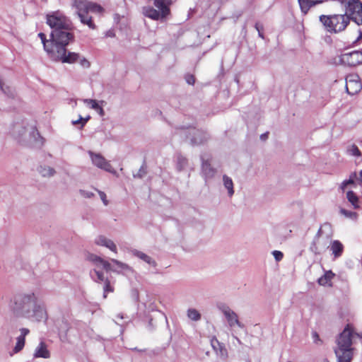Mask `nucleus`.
Listing matches in <instances>:
<instances>
[{
  "label": "nucleus",
  "instance_id": "obj_1",
  "mask_svg": "<svg viewBox=\"0 0 362 362\" xmlns=\"http://www.w3.org/2000/svg\"><path fill=\"white\" fill-rule=\"evenodd\" d=\"M13 312L18 316L33 321L41 322L47 318L44 303L37 293L30 291L21 293L14 298Z\"/></svg>",
  "mask_w": 362,
  "mask_h": 362
},
{
  "label": "nucleus",
  "instance_id": "obj_2",
  "mask_svg": "<svg viewBox=\"0 0 362 362\" xmlns=\"http://www.w3.org/2000/svg\"><path fill=\"white\" fill-rule=\"evenodd\" d=\"M55 43L45 42L44 49L49 57L54 61H59L62 63H74L80 59L78 54L76 52H69L66 54V47L72 38L66 33H56Z\"/></svg>",
  "mask_w": 362,
  "mask_h": 362
},
{
  "label": "nucleus",
  "instance_id": "obj_3",
  "mask_svg": "<svg viewBox=\"0 0 362 362\" xmlns=\"http://www.w3.org/2000/svg\"><path fill=\"white\" fill-rule=\"evenodd\" d=\"M47 23L49 25L51 28L53 29L50 34V39L47 40L45 35L42 33H40L38 34L39 37L40 38L42 43L44 45L45 42H54V38L57 33H66L69 36V38H73V35L69 32L71 26V21L66 17L61 11H57L51 12L47 14Z\"/></svg>",
  "mask_w": 362,
  "mask_h": 362
},
{
  "label": "nucleus",
  "instance_id": "obj_4",
  "mask_svg": "<svg viewBox=\"0 0 362 362\" xmlns=\"http://www.w3.org/2000/svg\"><path fill=\"white\" fill-rule=\"evenodd\" d=\"M358 335L352 328L347 325L336 339L334 354L338 362H351L354 355L353 339Z\"/></svg>",
  "mask_w": 362,
  "mask_h": 362
},
{
  "label": "nucleus",
  "instance_id": "obj_5",
  "mask_svg": "<svg viewBox=\"0 0 362 362\" xmlns=\"http://www.w3.org/2000/svg\"><path fill=\"white\" fill-rule=\"evenodd\" d=\"M71 6L75 8V13L82 24L92 30L96 28L93 18L88 15V13L102 14L104 12V8L100 4L88 0H71Z\"/></svg>",
  "mask_w": 362,
  "mask_h": 362
},
{
  "label": "nucleus",
  "instance_id": "obj_6",
  "mask_svg": "<svg viewBox=\"0 0 362 362\" xmlns=\"http://www.w3.org/2000/svg\"><path fill=\"white\" fill-rule=\"evenodd\" d=\"M320 20L327 31L334 33L344 30L349 23V17L342 14L321 16Z\"/></svg>",
  "mask_w": 362,
  "mask_h": 362
},
{
  "label": "nucleus",
  "instance_id": "obj_7",
  "mask_svg": "<svg viewBox=\"0 0 362 362\" xmlns=\"http://www.w3.org/2000/svg\"><path fill=\"white\" fill-rule=\"evenodd\" d=\"M341 4L345 8V14L349 20H352L357 25L362 24V3L360 0H342Z\"/></svg>",
  "mask_w": 362,
  "mask_h": 362
},
{
  "label": "nucleus",
  "instance_id": "obj_8",
  "mask_svg": "<svg viewBox=\"0 0 362 362\" xmlns=\"http://www.w3.org/2000/svg\"><path fill=\"white\" fill-rule=\"evenodd\" d=\"M171 3L161 1L160 6H156L158 11L150 6L143 8V14L153 20L163 19L170 13L169 6Z\"/></svg>",
  "mask_w": 362,
  "mask_h": 362
},
{
  "label": "nucleus",
  "instance_id": "obj_9",
  "mask_svg": "<svg viewBox=\"0 0 362 362\" xmlns=\"http://www.w3.org/2000/svg\"><path fill=\"white\" fill-rule=\"evenodd\" d=\"M92 164L98 168L110 173L115 175H117L116 170L112 168L110 162L107 160L102 154L92 151L88 152Z\"/></svg>",
  "mask_w": 362,
  "mask_h": 362
},
{
  "label": "nucleus",
  "instance_id": "obj_10",
  "mask_svg": "<svg viewBox=\"0 0 362 362\" xmlns=\"http://www.w3.org/2000/svg\"><path fill=\"white\" fill-rule=\"evenodd\" d=\"M329 242H330V238L328 235L323 236V230L320 228L310 246V250L315 255H320L328 247Z\"/></svg>",
  "mask_w": 362,
  "mask_h": 362
},
{
  "label": "nucleus",
  "instance_id": "obj_11",
  "mask_svg": "<svg viewBox=\"0 0 362 362\" xmlns=\"http://www.w3.org/2000/svg\"><path fill=\"white\" fill-rule=\"evenodd\" d=\"M362 84L361 83L359 76L356 74H349L346 78V92L354 95L361 91Z\"/></svg>",
  "mask_w": 362,
  "mask_h": 362
},
{
  "label": "nucleus",
  "instance_id": "obj_12",
  "mask_svg": "<svg viewBox=\"0 0 362 362\" xmlns=\"http://www.w3.org/2000/svg\"><path fill=\"white\" fill-rule=\"evenodd\" d=\"M340 62L344 65L355 66L362 64V52L354 51L342 54L340 57Z\"/></svg>",
  "mask_w": 362,
  "mask_h": 362
},
{
  "label": "nucleus",
  "instance_id": "obj_13",
  "mask_svg": "<svg viewBox=\"0 0 362 362\" xmlns=\"http://www.w3.org/2000/svg\"><path fill=\"white\" fill-rule=\"evenodd\" d=\"M220 309L224 315L228 324L230 327H234L235 326H238L239 327H242L241 323L238 320L237 314L228 306L223 305L220 308Z\"/></svg>",
  "mask_w": 362,
  "mask_h": 362
},
{
  "label": "nucleus",
  "instance_id": "obj_14",
  "mask_svg": "<svg viewBox=\"0 0 362 362\" xmlns=\"http://www.w3.org/2000/svg\"><path fill=\"white\" fill-rule=\"evenodd\" d=\"M86 259L91 262L96 268H103L107 272L112 269L110 262L96 255L88 253L86 256Z\"/></svg>",
  "mask_w": 362,
  "mask_h": 362
},
{
  "label": "nucleus",
  "instance_id": "obj_15",
  "mask_svg": "<svg viewBox=\"0 0 362 362\" xmlns=\"http://www.w3.org/2000/svg\"><path fill=\"white\" fill-rule=\"evenodd\" d=\"M94 243L98 246L105 247L112 252L117 253V247L116 244L111 239L105 235H100L94 239Z\"/></svg>",
  "mask_w": 362,
  "mask_h": 362
},
{
  "label": "nucleus",
  "instance_id": "obj_16",
  "mask_svg": "<svg viewBox=\"0 0 362 362\" xmlns=\"http://www.w3.org/2000/svg\"><path fill=\"white\" fill-rule=\"evenodd\" d=\"M191 136V143L193 145H199L204 143L208 139V135L206 132L196 129L189 130Z\"/></svg>",
  "mask_w": 362,
  "mask_h": 362
},
{
  "label": "nucleus",
  "instance_id": "obj_17",
  "mask_svg": "<svg viewBox=\"0 0 362 362\" xmlns=\"http://www.w3.org/2000/svg\"><path fill=\"white\" fill-rule=\"evenodd\" d=\"M111 262L117 266V268L113 269L110 271H113L117 273H122L124 274L133 273V269L126 263L117 260L115 259H111Z\"/></svg>",
  "mask_w": 362,
  "mask_h": 362
},
{
  "label": "nucleus",
  "instance_id": "obj_18",
  "mask_svg": "<svg viewBox=\"0 0 362 362\" xmlns=\"http://www.w3.org/2000/svg\"><path fill=\"white\" fill-rule=\"evenodd\" d=\"M344 192H346V198L351 206L354 209H358L361 207V202L359 197L352 190L348 188Z\"/></svg>",
  "mask_w": 362,
  "mask_h": 362
},
{
  "label": "nucleus",
  "instance_id": "obj_19",
  "mask_svg": "<svg viewBox=\"0 0 362 362\" xmlns=\"http://www.w3.org/2000/svg\"><path fill=\"white\" fill-rule=\"evenodd\" d=\"M359 177L356 172L350 174L349 179L344 180L339 185V189L342 192H344L348 188L356 186V181L358 180Z\"/></svg>",
  "mask_w": 362,
  "mask_h": 362
},
{
  "label": "nucleus",
  "instance_id": "obj_20",
  "mask_svg": "<svg viewBox=\"0 0 362 362\" xmlns=\"http://www.w3.org/2000/svg\"><path fill=\"white\" fill-rule=\"evenodd\" d=\"M202 170L203 175L206 180L212 178L215 175V170L211 166L208 160H205L204 157H202Z\"/></svg>",
  "mask_w": 362,
  "mask_h": 362
},
{
  "label": "nucleus",
  "instance_id": "obj_21",
  "mask_svg": "<svg viewBox=\"0 0 362 362\" xmlns=\"http://www.w3.org/2000/svg\"><path fill=\"white\" fill-rule=\"evenodd\" d=\"M329 247L334 259L342 255L344 252V245L340 241L337 240L330 241Z\"/></svg>",
  "mask_w": 362,
  "mask_h": 362
},
{
  "label": "nucleus",
  "instance_id": "obj_22",
  "mask_svg": "<svg viewBox=\"0 0 362 362\" xmlns=\"http://www.w3.org/2000/svg\"><path fill=\"white\" fill-rule=\"evenodd\" d=\"M34 358H49L50 357L49 351L47 348V345L45 342L41 341L39 345L36 347L34 354Z\"/></svg>",
  "mask_w": 362,
  "mask_h": 362
},
{
  "label": "nucleus",
  "instance_id": "obj_23",
  "mask_svg": "<svg viewBox=\"0 0 362 362\" xmlns=\"http://www.w3.org/2000/svg\"><path fill=\"white\" fill-rule=\"evenodd\" d=\"M211 345L218 357H220L223 360H226L227 358L228 351L224 347V346L221 344L218 340H212Z\"/></svg>",
  "mask_w": 362,
  "mask_h": 362
},
{
  "label": "nucleus",
  "instance_id": "obj_24",
  "mask_svg": "<svg viewBox=\"0 0 362 362\" xmlns=\"http://www.w3.org/2000/svg\"><path fill=\"white\" fill-rule=\"evenodd\" d=\"M37 170L42 177L46 178L52 177L56 174L55 169L47 165H40Z\"/></svg>",
  "mask_w": 362,
  "mask_h": 362
},
{
  "label": "nucleus",
  "instance_id": "obj_25",
  "mask_svg": "<svg viewBox=\"0 0 362 362\" xmlns=\"http://www.w3.org/2000/svg\"><path fill=\"white\" fill-rule=\"evenodd\" d=\"M132 254L134 256L143 260L152 267H156L157 266L156 262L151 257L148 256V255L145 254L141 251L133 250Z\"/></svg>",
  "mask_w": 362,
  "mask_h": 362
},
{
  "label": "nucleus",
  "instance_id": "obj_26",
  "mask_svg": "<svg viewBox=\"0 0 362 362\" xmlns=\"http://www.w3.org/2000/svg\"><path fill=\"white\" fill-rule=\"evenodd\" d=\"M223 185L227 190V193L229 197L233 196L235 193L234 184L232 178L227 175H223L222 177Z\"/></svg>",
  "mask_w": 362,
  "mask_h": 362
},
{
  "label": "nucleus",
  "instance_id": "obj_27",
  "mask_svg": "<svg viewBox=\"0 0 362 362\" xmlns=\"http://www.w3.org/2000/svg\"><path fill=\"white\" fill-rule=\"evenodd\" d=\"M334 276L332 271H327L325 274L318 279L317 282L321 286H331V281Z\"/></svg>",
  "mask_w": 362,
  "mask_h": 362
},
{
  "label": "nucleus",
  "instance_id": "obj_28",
  "mask_svg": "<svg viewBox=\"0 0 362 362\" xmlns=\"http://www.w3.org/2000/svg\"><path fill=\"white\" fill-rule=\"evenodd\" d=\"M298 2H299V5H300L301 11L304 13H306L311 6H313L321 1H313V0H298Z\"/></svg>",
  "mask_w": 362,
  "mask_h": 362
},
{
  "label": "nucleus",
  "instance_id": "obj_29",
  "mask_svg": "<svg viewBox=\"0 0 362 362\" xmlns=\"http://www.w3.org/2000/svg\"><path fill=\"white\" fill-rule=\"evenodd\" d=\"M188 165L187 159L182 155L176 156V169L177 171L181 172L184 170Z\"/></svg>",
  "mask_w": 362,
  "mask_h": 362
},
{
  "label": "nucleus",
  "instance_id": "obj_30",
  "mask_svg": "<svg viewBox=\"0 0 362 362\" xmlns=\"http://www.w3.org/2000/svg\"><path fill=\"white\" fill-rule=\"evenodd\" d=\"M99 268H95L93 269V273L91 274L93 280L98 283H105L108 279L105 276L104 273L98 270Z\"/></svg>",
  "mask_w": 362,
  "mask_h": 362
},
{
  "label": "nucleus",
  "instance_id": "obj_31",
  "mask_svg": "<svg viewBox=\"0 0 362 362\" xmlns=\"http://www.w3.org/2000/svg\"><path fill=\"white\" fill-rule=\"evenodd\" d=\"M27 132L26 127L23 124H17L14 127L13 134L17 137H23Z\"/></svg>",
  "mask_w": 362,
  "mask_h": 362
},
{
  "label": "nucleus",
  "instance_id": "obj_32",
  "mask_svg": "<svg viewBox=\"0 0 362 362\" xmlns=\"http://www.w3.org/2000/svg\"><path fill=\"white\" fill-rule=\"evenodd\" d=\"M187 314V317L193 321H199L201 319V314L196 309H188Z\"/></svg>",
  "mask_w": 362,
  "mask_h": 362
},
{
  "label": "nucleus",
  "instance_id": "obj_33",
  "mask_svg": "<svg viewBox=\"0 0 362 362\" xmlns=\"http://www.w3.org/2000/svg\"><path fill=\"white\" fill-rule=\"evenodd\" d=\"M0 88L2 92L8 97H13L14 95L13 90L8 86L4 84L2 80L0 78Z\"/></svg>",
  "mask_w": 362,
  "mask_h": 362
},
{
  "label": "nucleus",
  "instance_id": "obj_34",
  "mask_svg": "<svg viewBox=\"0 0 362 362\" xmlns=\"http://www.w3.org/2000/svg\"><path fill=\"white\" fill-rule=\"evenodd\" d=\"M339 212L344 217L351 219V220H356L358 216V215L356 212L351 211L349 210H346L345 209H341Z\"/></svg>",
  "mask_w": 362,
  "mask_h": 362
},
{
  "label": "nucleus",
  "instance_id": "obj_35",
  "mask_svg": "<svg viewBox=\"0 0 362 362\" xmlns=\"http://www.w3.org/2000/svg\"><path fill=\"white\" fill-rule=\"evenodd\" d=\"M24 346H25V339H23V337H18L16 346L13 349V352L15 354L19 352L20 351H21L23 349Z\"/></svg>",
  "mask_w": 362,
  "mask_h": 362
},
{
  "label": "nucleus",
  "instance_id": "obj_36",
  "mask_svg": "<svg viewBox=\"0 0 362 362\" xmlns=\"http://www.w3.org/2000/svg\"><path fill=\"white\" fill-rule=\"evenodd\" d=\"M347 152L349 155L352 156H354V157H360L361 156V151L360 150L358 149V148L353 144L351 146H350L348 149H347Z\"/></svg>",
  "mask_w": 362,
  "mask_h": 362
},
{
  "label": "nucleus",
  "instance_id": "obj_37",
  "mask_svg": "<svg viewBox=\"0 0 362 362\" xmlns=\"http://www.w3.org/2000/svg\"><path fill=\"white\" fill-rule=\"evenodd\" d=\"M83 103L87 105L90 108L95 110L97 106L99 105L98 103L95 100L93 99H84L83 100Z\"/></svg>",
  "mask_w": 362,
  "mask_h": 362
},
{
  "label": "nucleus",
  "instance_id": "obj_38",
  "mask_svg": "<svg viewBox=\"0 0 362 362\" xmlns=\"http://www.w3.org/2000/svg\"><path fill=\"white\" fill-rule=\"evenodd\" d=\"M104 286V298H105L107 297V293L108 292H113V288L110 286L109 280L105 281Z\"/></svg>",
  "mask_w": 362,
  "mask_h": 362
},
{
  "label": "nucleus",
  "instance_id": "obj_39",
  "mask_svg": "<svg viewBox=\"0 0 362 362\" xmlns=\"http://www.w3.org/2000/svg\"><path fill=\"white\" fill-rule=\"evenodd\" d=\"M272 255L276 262H279L283 259L284 255L281 251L274 250Z\"/></svg>",
  "mask_w": 362,
  "mask_h": 362
},
{
  "label": "nucleus",
  "instance_id": "obj_40",
  "mask_svg": "<svg viewBox=\"0 0 362 362\" xmlns=\"http://www.w3.org/2000/svg\"><path fill=\"white\" fill-rule=\"evenodd\" d=\"M79 193L83 197L85 198H91L93 196V192L84 189H80Z\"/></svg>",
  "mask_w": 362,
  "mask_h": 362
},
{
  "label": "nucleus",
  "instance_id": "obj_41",
  "mask_svg": "<svg viewBox=\"0 0 362 362\" xmlns=\"http://www.w3.org/2000/svg\"><path fill=\"white\" fill-rule=\"evenodd\" d=\"M255 29L257 30L258 32V35L259 37H260L261 38H264V35H263V33H262V30H263V25H261L260 23H257L255 24Z\"/></svg>",
  "mask_w": 362,
  "mask_h": 362
},
{
  "label": "nucleus",
  "instance_id": "obj_42",
  "mask_svg": "<svg viewBox=\"0 0 362 362\" xmlns=\"http://www.w3.org/2000/svg\"><path fill=\"white\" fill-rule=\"evenodd\" d=\"M98 192L104 205L107 206L108 204V200L107 199V197L105 192L100 190H98Z\"/></svg>",
  "mask_w": 362,
  "mask_h": 362
},
{
  "label": "nucleus",
  "instance_id": "obj_43",
  "mask_svg": "<svg viewBox=\"0 0 362 362\" xmlns=\"http://www.w3.org/2000/svg\"><path fill=\"white\" fill-rule=\"evenodd\" d=\"M88 119H89V117L83 118L82 117L80 116L78 119H77L76 121H73L72 123H73V124H81V126L83 127L87 122Z\"/></svg>",
  "mask_w": 362,
  "mask_h": 362
},
{
  "label": "nucleus",
  "instance_id": "obj_44",
  "mask_svg": "<svg viewBox=\"0 0 362 362\" xmlns=\"http://www.w3.org/2000/svg\"><path fill=\"white\" fill-rule=\"evenodd\" d=\"M80 64L84 68L90 67V62L85 58L80 59Z\"/></svg>",
  "mask_w": 362,
  "mask_h": 362
},
{
  "label": "nucleus",
  "instance_id": "obj_45",
  "mask_svg": "<svg viewBox=\"0 0 362 362\" xmlns=\"http://www.w3.org/2000/svg\"><path fill=\"white\" fill-rule=\"evenodd\" d=\"M21 334L19 337H23V338L25 339V336L29 333V329L27 328H22L21 329Z\"/></svg>",
  "mask_w": 362,
  "mask_h": 362
},
{
  "label": "nucleus",
  "instance_id": "obj_46",
  "mask_svg": "<svg viewBox=\"0 0 362 362\" xmlns=\"http://www.w3.org/2000/svg\"><path fill=\"white\" fill-rule=\"evenodd\" d=\"M95 110L100 115V116H103L105 112H104V110L103 109V107L98 105L97 106V107L95 109Z\"/></svg>",
  "mask_w": 362,
  "mask_h": 362
},
{
  "label": "nucleus",
  "instance_id": "obj_47",
  "mask_svg": "<svg viewBox=\"0 0 362 362\" xmlns=\"http://www.w3.org/2000/svg\"><path fill=\"white\" fill-rule=\"evenodd\" d=\"M115 36V33L112 30H109L105 33V37H114Z\"/></svg>",
  "mask_w": 362,
  "mask_h": 362
},
{
  "label": "nucleus",
  "instance_id": "obj_48",
  "mask_svg": "<svg viewBox=\"0 0 362 362\" xmlns=\"http://www.w3.org/2000/svg\"><path fill=\"white\" fill-rule=\"evenodd\" d=\"M161 1H164L166 3H171L172 0H154L155 6H160Z\"/></svg>",
  "mask_w": 362,
  "mask_h": 362
},
{
  "label": "nucleus",
  "instance_id": "obj_49",
  "mask_svg": "<svg viewBox=\"0 0 362 362\" xmlns=\"http://www.w3.org/2000/svg\"><path fill=\"white\" fill-rule=\"evenodd\" d=\"M187 83L192 85L194 83V78L192 76H188L186 78Z\"/></svg>",
  "mask_w": 362,
  "mask_h": 362
},
{
  "label": "nucleus",
  "instance_id": "obj_50",
  "mask_svg": "<svg viewBox=\"0 0 362 362\" xmlns=\"http://www.w3.org/2000/svg\"><path fill=\"white\" fill-rule=\"evenodd\" d=\"M144 173L142 168H141L139 171V173L136 175H134L135 177H141L143 176V174Z\"/></svg>",
  "mask_w": 362,
  "mask_h": 362
},
{
  "label": "nucleus",
  "instance_id": "obj_51",
  "mask_svg": "<svg viewBox=\"0 0 362 362\" xmlns=\"http://www.w3.org/2000/svg\"><path fill=\"white\" fill-rule=\"evenodd\" d=\"M132 293H133L134 296V297H135V298L136 299V300H138V299H139V293H138V291L135 289V290H134V291H132Z\"/></svg>",
  "mask_w": 362,
  "mask_h": 362
},
{
  "label": "nucleus",
  "instance_id": "obj_52",
  "mask_svg": "<svg viewBox=\"0 0 362 362\" xmlns=\"http://www.w3.org/2000/svg\"><path fill=\"white\" fill-rule=\"evenodd\" d=\"M358 180L359 182L362 184V170L359 173V178H358Z\"/></svg>",
  "mask_w": 362,
  "mask_h": 362
},
{
  "label": "nucleus",
  "instance_id": "obj_53",
  "mask_svg": "<svg viewBox=\"0 0 362 362\" xmlns=\"http://www.w3.org/2000/svg\"><path fill=\"white\" fill-rule=\"evenodd\" d=\"M117 317H118V318H119V319H123V318H124V316H123V315H122V314H119V315H117Z\"/></svg>",
  "mask_w": 362,
  "mask_h": 362
},
{
  "label": "nucleus",
  "instance_id": "obj_54",
  "mask_svg": "<svg viewBox=\"0 0 362 362\" xmlns=\"http://www.w3.org/2000/svg\"><path fill=\"white\" fill-rule=\"evenodd\" d=\"M314 335H315V337H317V338L318 337L317 334L315 333Z\"/></svg>",
  "mask_w": 362,
  "mask_h": 362
}]
</instances>
